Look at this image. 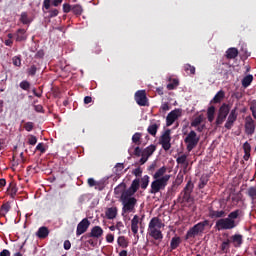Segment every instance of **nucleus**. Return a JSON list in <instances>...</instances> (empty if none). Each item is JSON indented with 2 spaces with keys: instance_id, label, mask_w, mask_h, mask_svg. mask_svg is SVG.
<instances>
[{
  "instance_id": "obj_17",
  "label": "nucleus",
  "mask_w": 256,
  "mask_h": 256,
  "mask_svg": "<svg viewBox=\"0 0 256 256\" xmlns=\"http://www.w3.org/2000/svg\"><path fill=\"white\" fill-rule=\"evenodd\" d=\"M143 221V218L139 221V217L137 215H134V217L131 220V231L133 235H137L139 233V224L141 225Z\"/></svg>"
},
{
  "instance_id": "obj_21",
  "label": "nucleus",
  "mask_w": 256,
  "mask_h": 256,
  "mask_svg": "<svg viewBox=\"0 0 256 256\" xmlns=\"http://www.w3.org/2000/svg\"><path fill=\"white\" fill-rule=\"evenodd\" d=\"M36 236L38 239H47L49 237V228L46 226H42L36 232Z\"/></svg>"
},
{
  "instance_id": "obj_6",
  "label": "nucleus",
  "mask_w": 256,
  "mask_h": 256,
  "mask_svg": "<svg viewBox=\"0 0 256 256\" xmlns=\"http://www.w3.org/2000/svg\"><path fill=\"white\" fill-rule=\"evenodd\" d=\"M205 227H209V220H204L202 222H199L196 225H194L192 228H190L186 234L187 239L197 237L199 233H203V231H205Z\"/></svg>"
},
{
  "instance_id": "obj_38",
  "label": "nucleus",
  "mask_w": 256,
  "mask_h": 256,
  "mask_svg": "<svg viewBox=\"0 0 256 256\" xmlns=\"http://www.w3.org/2000/svg\"><path fill=\"white\" fill-rule=\"evenodd\" d=\"M140 187H141V189H146L147 187H149V176L148 175H145L141 178Z\"/></svg>"
},
{
  "instance_id": "obj_32",
  "label": "nucleus",
  "mask_w": 256,
  "mask_h": 256,
  "mask_svg": "<svg viewBox=\"0 0 256 256\" xmlns=\"http://www.w3.org/2000/svg\"><path fill=\"white\" fill-rule=\"evenodd\" d=\"M231 247V240L227 239L226 241H223L220 245V249L223 253H229V249Z\"/></svg>"
},
{
  "instance_id": "obj_64",
  "label": "nucleus",
  "mask_w": 256,
  "mask_h": 256,
  "mask_svg": "<svg viewBox=\"0 0 256 256\" xmlns=\"http://www.w3.org/2000/svg\"><path fill=\"white\" fill-rule=\"evenodd\" d=\"M0 256H11V252L7 249H4L0 252Z\"/></svg>"
},
{
  "instance_id": "obj_2",
  "label": "nucleus",
  "mask_w": 256,
  "mask_h": 256,
  "mask_svg": "<svg viewBox=\"0 0 256 256\" xmlns=\"http://www.w3.org/2000/svg\"><path fill=\"white\" fill-rule=\"evenodd\" d=\"M165 173H167V166H162L153 174L154 181L151 183L150 189L152 195H157L159 191H163L167 187L171 175Z\"/></svg>"
},
{
  "instance_id": "obj_30",
  "label": "nucleus",
  "mask_w": 256,
  "mask_h": 256,
  "mask_svg": "<svg viewBox=\"0 0 256 256\" xmlns=\"http://www.w3.org/2000/svg\"><path fill=\"white\" fill-rule=\"evenodd\" d=\"M207 119H208L209 123H213V121H215V106L208 107Z\"/></svg>"
},
{
  "instance_id": "obj_7",
  "label": "nucleus",
  "mask_w": 256,
  "mask_h": 256,
  "mask_svg": "<svg viewBox=\"0 0 256 256\" xmlns=\"http://www.w3.org/2000/svg\"><path fill=\"white\" fill-rule=\"evenodd\" d=\"M229 111H231V109L229 108V105L227 103H223L220 106L217 113L216 122H215L217 127L225 123V119H227V116L229 115Z\"/></svg>"
},
{
  "instance_id": "obj_1",
  "label": "nucleus",
  "mask_w": 256,
  "mask_h": 256,
  "mask_svg": "<svg viewBox=\"0 0 256 256\" xmlns=\"http://www.w3.org/2000/svg\"><path fill=\"white\" fill-rule=\"evenodd\" d=\"M242 213L241 209H236L229 213V210L225 207L219 209L210 206L208 208V217L214 221L216 220L215 229L217 231H232V229L239 227Z\"/></svg>"
},
{
  "instance_id": "obj_47",
  "label": "nucleus",
  "mask_w": 256,
  "mask_h": 256,
  "mask_svg": "<svg viewBox=\"0 0 256 256\" xmlns=\"http://www.w3.org/2000/svg\"><path fill=\"white\" fill-rule=\"evenodd\" d=\"M34 127H35V124L33 122H26L24 124V129L25 131H28V132L33 131Z\"/></svg>"
},
{
  "instance_id": "obj_34",
  "label": "nucleus",
  "mask_w": 256,
  "mask_h": 256,
  "mask_svg": "<svg viewBox=\"0 0 256 256\" xmlns=\"http://www.w3.org/2000/svg\"><path fill=\"white\" fill-rule=\"evenodd\" d=\"M72 13H74L77 17L83 14V6L80 4L72 5Z\"/></svg>"
},
{
  "instance_id": "obj_48",
  "label": "nucleus",
  "mask_w": 256,
  "mask_h": 256,
  "mask_svg": "<svg viewBox=\"0 0 256 256\" xmlns=\"http://www.w3.org/2000/svg\"><path fill=\"white\" fill-rule=\"evenodd\" d=\"M250 111L252 112V116L254 117V119H256V100L251 102Z\"/></svg>"
},
{
  "instance_id": "obj_35",
  "label": "nucleus",
  "mask_w": 256,
  "mask_h": 256,
  "mask_svg": "<svg viewBox=\"0 0 256 256\" xmlns=\"http://www.w3.org/2000/svg\"><path fill=\"white\" fill-rule=\"evenodd\" d=\"M253 83V75L249 74L242 79V87H249Z\"/></svg>"
},
{
  "instance_id": "obj_22",
  "label": "nucleus",
  "mask_w": 256,
  "mask_h": 256,
  "mask_svg": "<svg viewBox=\"0 0 256 256\" xmlns=\"http://www.w3.org/2000/svg\"><path fill=\"white\" fill-rule=\"evenodd\" d=\"M117 212H118L117 207L107 208L105 211L106 218L109 220L115 219L117 217Z\"/></svg>"
},
{
  "instance_id": "obj_56",
  "label": "nucleus",
  "mask_w": 256,
  "mask_h": 256,
  "mask_svg": "<svg viewBox=\"0 0 256 256\" xmlns=\"http://www.w3.org/2000/svg\"><path fill=\"white\" fill-rule=\"evenodd\" d=\"M43 57H45V51L43 50H38L35 54V58L36 59H43Z\"/></svg>"
},
{
  "instance_id": "obj_62",
  "label": "nucleus",
  "mask_w": 256,
  "mask_h": 256,
  "mask_svg": "<svg viewBox=\"0 0 256 256\" xmlns=\"http://www.w3.org/2000/svg\"><path fill=\"white\" fill-rule=\"evenodd\" d=\"M34 110L36 111V113H43V105L41 104L35 105Z\"/></svg>"
},
{
  "instance_id": "obj_13",
  "label": "nucleus",
  "mask_w": 256,
  "mask_h": 256,
  "mask_svg": "<svg viewBox=\"0 0 256 256\" xmlns=\"http://www.w3.org/2000/svg\"><path fill=\"white\" fill-rule=\"evenodd\" d=\"M90 225H91V222L89 221V219L87 218L82 219L77 225L76 236L79 237L83 235V233H87V229H89Z\"/></svg>"
},
{
  "instance_id": "obj_23",
  "label": "nucleus",
  "mask_w": 256,
  "mask_h": 256,
  "mask_svg": "<svg viewBox=\"0 0 256 256\" xmlns=\"http://www.w3.org/2000/svg\"><path fill=\"white\" fill-rule=\"evenodd\" d=\"M225 99V91L223 90H219L216 95L213 97V99L210 101V103H221V101H223Z\"/></svg>"
},
{
  "instance_id": "obj_14",
  "label": "nucleus",
  "mask_w": 256,
  "mask_h": 256,
  "mask_svg": "<svg viewBox=\"0 0 256 256\" xmlns=\"http://www.w3.org/2000/svg\"><path fill=\"white\" fill-rule=\"evenodd\" d=\"M181 117V110L180 109H174L170 113H168L166 117V125L167 127H171Z\"/></svg>"
},
{
  "instance_id": "obj_60",
  "label": "nucleus",
  "mask_w": 256,
  "mask_h": 256,
  "mask_svg": "<svg viewBox=\"0 0 256 256\" xmlns=\"http://www.w3.org/2000/svg\"><path fill=\"white\" fill-rule=\"evenodd\" d=\"M155 167H157V163H152L149 167H148V171L150 173V175H152L153 177V172L155 171Z\"/></svg>"
},
{
  "instance_id": "obj_44",
  "label": "nucleus",
  "mask_w": 256,
  "mask_h": 256,
  "mask_svg": "<svg viewBox=\"0 0 256 256\" xmlns=\"http://www.w3.org/2000/svg\"><path fill=\"white\" fill-rule=\"evenodd\" d=\"M27 73L28 75H30V77H35V75L37 74V66L35 64L31 65L27 69Z\"/></svg>"
},
{
  "instance_id": "obj_3",
  "label": "nucleus",
  "mask_w": 256,
  "mask_h": 256,
  "mask_svg": "<svg viewBox=\"0 0 256 256\" xmlns=\"http://www.w3.org/2000/svg\"><path fill=\"white\" fill-rule=\"evenodd\" d=\"M162 227H165V224H163L161 219H159V217H153L148 224V234L150 237L154 238L155 241H163Z\"/></svg>"
},
{
  "instance_id": "obj_42",
  "label": "nucleus",
  "mask_w": 256,
  "mask_h": 256,
  "mask_svg": "<svg viewBox=\"0 0 256 256\" xmlns=\"http://www.w3.org/2000/svg\"><path fill=\"white\" fill-rule=\"evenodd\" d=\"M176 163H178V165H189V163H187V155L183 154L179 156L176 159Z\"/></svg>"
},
{
  "instance_id": "obj_33",
  "label": "nucleus",
  "mask_w": 256,
  "mask_h": 256,
  "mask_svg": "<svg viewBox=\"0 0 256 256\" xmlns=\"http://www.w3.org/2000/svg\"><path fill=\"white\" fill-rule=\"evenodd\" d=\"M8 211H11V204H9V202H6L0 207V215L2 217H5Z\"/></svg>"
},
{
  "instance_id": "obj_12",
  "label": "nucleus",
  "mask_w": 256,
  "mask_h": 256,
  "mask_svg": "<svg viewBox=\"0 0 256 256\" xmlns=\"http://www.w3.org/2000/svg\"><path fill=\"white\" fill-rule=\"evenodd\" d=\"M238 115L239 114L237 113V107H235L230 111V113L228 114L227 121L224 125L225 129H228V130L233 129V125H235V121H237Z\"/></svg>"
},
{
  "instance_id": "obj_37",
  "label": "nucleus",
  "mask_w": 256,
  "mask_h": 256,
  "mask_svg": "<svg viewBox=\"0 0 256 256\" xmlns=\"http://www.w3.org/2000/svg\"><path fill=\"white\" fill-rule=\"evenodd\" d=\"M20 21L23 23V25H29L31 23V20H29V15L27 12H22L20 15Z\"/></svg>"
},
{
  "instance_id": "obj_10",
  "label": "nucleus",
  "mask_w": 256,
  "mask_h": 256,
  "mask_svg": "<svg viewBox=\"0 0 256 256\" xmlns=\"http://www.w3.org/2000/svg\"><path fill=\"white\" fill-rule=\"evenodd\" d=\"M91 237L93 239H101V237H103V228H101V226H94L89 233L81 237V241H83V239H89Z\"/></svg>"
},
{
  "instance_id": "obj_26",
  "label": "nucleus",
  "mask_w": 256,
  "mask_h": 256,
  "mask_svg": "<svg viewBox=\"0 0 256 256\" xmlns=\"http://www.w3.org/2000/svg\"><path fill=\"white\" fill-rule=\"evenodd\" d=\"M244 149V161H249V157H251V144L249 142H245L243 144Z\"/></svg>"
},
{
  "instance_id": "obj_16",
  "label": "nucleus",
  "mask_w": 256,
  "mask_h": 256,
  "mask_svg": "<svg viewBox=\"0 0 256 256\" xmlns=\"http://www.w3.org/2000/svg\"><path fill=\"white\" fill-rule=\"evenodd\" d=\"M63 3V0H44L43 1V9H46V11H49L52 7H60V5Z\"/></svg>"
},
{
  "instance_id": "obj_25",
  "label": "nucleus",
  "mask_w": 256,
  "mask_h": 256,
  "mask_svg": "<svg viewBox=\"0 0 256 256\" xmlns=\"http://www.w3.org/2000/svg\"><path fill=\"white\" fill-rule=\"evenodd\" d=\"M179 245H181V237H179V236L173 237L170 242L169 251L170 252L175 251V249H177V247H179Z\"/></svg>"
},
{
  "instance_id": "obj_27",
  "label": "nucleus",
  "mask_w": 256,
  "mask_h": 256,
  "mask_svg": "<svg viewBox=\"0 0 256 256\" xmlns=\"http://www.w3.org/2000/svg\"><path fill=\"white\" fill-rule=\"evenodd\" d=\"M10 197L12 199H15V196L17 195V185L14 183V182H10L9 186H8V189H7Z\"/></svg>"
},
{
  "instance_id": "obj_4",
  "label": "nucleus",
  "mask_w": 256,
  "mask_h": 256,
  "mask_svg": "<svg viewBox=\"0 0 256 256\" xmlns=\"http://www.w3.org/2000/svg\"><path fill=\"white\" fill-rule=\"evenodd\" d=\"M122 201V213H135V206L137 205V198L129 195L123 194L121 195Z\"/></svg>"
},
{
  "instance_id": "obj_9",
  "label": "nucleus",
  "mask_w": 256,
  "mask_h": 256,
  "mask_svg": "<svg viewBox=\"0 0 256 256\" xmlns=\"http://www.w3.org/2000/svg\"><path fill=\"white\" fill-rule=\"evenodd\" d=\"M134 99L140 107H147L149 105V99H147V93L145 90H138L135 93Z\"/></svg>"
},
{
  "instance_id": "obj_20",
  "label": "nucleus",
  "mask_w": 256,
  "mask_h": 256,
  "mask_svg": "<svg viewBox=\"0 0 256 256\" xmlns=\"http://www.w3.org/2000/svg\"><path fill=\"white\" fill-rule=\"evenodd\" d=\"M16 41L21 43V41H27V30L19 28L15 33Z\"/></svg>"
},
{
  "instance_id": "obj_61",
  "label": "nucleus",
  "mask_w": 256,
  "mask_h": 256,
  "mask_svg": "<svg viewBox=\"0 0 256 256\" xmlns=\"http://www.w3.org/2000/svg\"><path fill=\"white\" fill-rule=\"evenodd\" d=\"M89 187H95L97 185V181H95V179L93 178H89L87 181Z\"/></svg>"
},
{
  "instance_id": "obj_8",
  "label": "nucleus",
  "mask_w": 256,
  "mask_h": 256,
  "mask_svg": "<svg viewBox=\"0 0 256 256\" xmlns=\"http://www.w3.org/2000/svg\"><path fill=\"white\" fill-rule=\"evenodd\" d=\"M192 193H193V184L191 183V181H189L180 194L182 195V198L181 197L178 198L180 203H191Z\"/></svg>"
},
{
  "instance_id": "obj_50",
  "label": "nucleus",
  "mask_w": 256,
  "mask_h": 256,
  "mask_svg": "<svg viewBox=\"0 0 256 256\" xmlns=\"http://www.w3.org/2000/svg\"><path fill=\"white\" fill-rule=\"evenodd\" d=\"M12 63L13 65H15V67H21V57L19 56L13 57Z\"/></svg>"
},
{
  "instance_id": "obj_36",
  "label": "nucleus",
  "mask_w": 256,
  "mask_h": 256,
  "mask_svg": "<svg viewBox=\"0 0 256 256\" xmlns=\"http://www.w3.org/2000/svg\"><path fill=\"white\" fill-rule=\"evenodd\" d=\"M19 87L23 91H30L31 90V82H29L27 80H23L22 82H20Z\"/></svg>"
},
{
  "instance_id": "obj_18",
  "label": "nucleus",
  "mask_w": 256,
  "mask_h": 256,
  "mask_svg": "<svg viewBox=\"0 0 256 256\" xmlns=\"http://www.w3.org/2000/svg\"><path fill=\"white\" fill-rule=\"evenodd\" d=\"M230 243L233 244V247L239 249L241 245H243V235L241 234H234L230 237Z\"/></svg>"
},
{
  "instance_id": "obj_41",
  "label": "nucleus",
  "mask_w": 256,
  "mask_h": 256,
  "mask_svg": "<svg viewBox=\"0 0 256 256\" xmlns=\"http://www.w3.org/2000/svg\"><path fill=\"white\" fill-rule=\"evenodd\" d=\"M200 123H203V115H199L198 117L194 118L191 122V127H199Z\"/></svg>"
},
{
  "instance_id": "obj_11",
  "label": "nucleus",
  "mask_w": 256,
  "mask_h": 256,
  "mask_svg": "<svg viewBox=\"0 0 256 256\" xmlns=\"http://www.w3.org/2000/svg\"><path fill=\"white\" fill-rule=\"evenodd\" d=\"M160 144L162 145V149L164 151H169L171 149V130H166L162 136L160 137Z\"/></svg>"
},
{
  "instance_id": "obj_5",
  "label": "nucleus",
  "mask_w": 256,
  "mask_h": 256,
  "mask_svg": "<svg viewBox=\"0 0 256 256\" xmlns=\"http://www.w3.org/2000/svg\"><path fill=\"white\" fill-rule=\"evenodd\" d=\"M199 136H197V132L191 130L184 139V143L186 144V149L188 153H191V150L195 149L197 145H199Z\"/></svg>"
},
{
  "instance_id": "obj_58",
  "label": "nucleus",
  "mask_w": 256,
  "mask_h": 256,
  "mask_svg": "<svg viewBox=\"0 0 256 256\" xmlns=\"http://www.w3.org/2000/svg\"><path fill=\"white\" fill-rule=\"evenodd\" d=\"M36 151H40V153H45V145L43 143H39L36 146Z\"/></svg>"
},
{
  "instance_id": "obj_15",
  "label": "nucleus",
  "mask_w": 256,
  "mask_h": 256,
  "mask_svg": "<svg viewBox=\"0 0 256 256\" xmlns=\"http://www.w3.org/2000/svg\"><path fill=\"white\" fill-rule=\"evenodd\" d=\"M139 187H141V180H139V178H136L132 181V184L129 187V189L124 191L122 194L133 196L135 195L136 191H139Z\"/></svg>"
},
{
  "instance_id": "obj_19",
  "label": "nucleus",
  "mask_w": 256,
  "mask_h": 256,
  "mask_svg": "<svg viewBox=\"0 0 256 256\" xmlns=\"http://www.w3.org/2000/svg\"><path fill=\"white\" fill-rule=\"evenodd\" d=\"M245 130L247 135H253V133H255V121L253 120V118H246Z\"/></svg>"
},
{
  "instance_id": "obj_43",
  "label": "nucleus",
  "mask_w": 256,
  "mask_h": 256,
  "mask_svg": "<svg viewBox=\"0 0 256 256\" xmlns=\"http://www.w3.org/2000/svg\"><path fill=\"white\" fill-rule=\"evenodd\" d=\"M132 143H135V145H141V133L136 132L132 136Z\"/></svg>"
},
{
  "instance_id": "obj_53",
  "label": "nucleus",
  "mask_w": 256,
  "mask_h": 256,
  "mask_svg": "<svg viewBox=\"0 0 256 256\" xmlns=\"http://www.w3.org/2000/svg\"><path fill=\"white\" fill-rule=\"evenodd\" d=\"M132 173L133 175H135V177H141V175H143V170L141 169V167H138L134 169Z\"/></svg>"
},
{
  "instance_id": "obj_52",
  "label": "nucleus",
  "mask_w": 256,
  "mask_h": 256,
  "mask_svg": "<svg viewBox=\"0 0 256 256\" xmlns=\"http://www.w3.org/2000/svg\"><path fill=\"white\" fill-rule=\"evenodd\" d=\"M208 181L209 180L206 178H200V182L198 185L199 189H203L205 187V185H207Z\"/></svg>"
},
{
  "instance_id": "obj_49",
  "label": "nucleus",
  "mask_w": 256,
  "mask_h": 256,
  "mask_svg": "<svg viewBox=\"0 0 256 256\" xmlns=\"http://www.w3.org/2000/svg\"><path fill=\"white\" fill-rule=\"evenodd\" d=\"M28 144L29 145H37V136L29 135L28 136Z\"/></svg>"
},
{
  "instance_id": "obj_59",
  "label": "nucleus",
  "mask_w": 256,
  "mask_h": 256,
  "mask_svg": "<svg viewBox=\"0 0 256 256\" xmlns=\"http://www.w3.org/2000/svg\"><path fill=\"white\" fill-rule=\"evenodd\" d=\"M106 241L107 243H113L115 241V236L113 234H107Z\"/></svg>"
},
{
  "instance_id": "obj_29",
  "label": "nucleus",
  "mask_w": 256,
  "mask_h": 256,
  "mask_svg": "<svg viewBox=\"0 0 256 256\" xmlns=\"http://www.w3.org/2000/svg\"><path fill=\"white\" fill-rule=\"evenodd\" d=\"M239 55V50L237 48H229L226 51L227 59H235Z\"/></svg>"
},
{
  "instance_id": "obj_39",
  "label": "nucleus",
  "mask_w": 256,
  "mask_h": 256,
  "mask_svg": "<svg viewBox=\"0 0 256 256\" xmlns=\"http://www.w3.org/2000/svg\"><path fill=\"white\" fill-rule=\"evenodd\" d=\"M184 71L188 75H195V66H192L191 64H185L184 65Z\"/></svg>"
},
{
  "instance_id": "obj_46",
  "label": "nucleus",
  "mask_w": 256,
  "mask_h": 256,
  "mask_svg": "<svg viewBox=\"0 0 256 256\" xmlns=\"http://www.w3.org/2000/svg\"><path fill=\"white\" fill-rule=\"evenodd\" d=\"M62 9L63 13H71V11H73V5L69 3H64Z\"/></svg>"
},
{
  "instance_id": "obj_45",
  "label": "nucleus",
  "mask_w": 256,
  "mask_h": 256,
  "mask_svg": "<svg viewBox=\"0 0 256 256\" xmlns=\"http://www.w3.org/2000/svg\"><path fill=\"white\" fill-rule=\"evenodd\" d=\"M248 196H250L252 201H255V199H256V187L248 188Z\"/></svg>"
},
{
  "instance_id": "obj_55",
  "label": "nucleus",
  "mask_w": 256,
  "mask_h": 256,
  "mask_svg": "<svg viewBox=\"0 0 256 256\" xmlns=\"http://www.w3.org/2000/svg\"><path fill=\"white\" fill-rule=\"evenodd\" d=\"M160 109L161 111H163V113H165L166 111H169V109H171V106H169V103L165 102L161 105Z\"/></svg>"
},
{
  "instance_id": "obj_31",
  "label": "nucleus",
  "mask_w": 256,
  "mask_h": 256,
  "mask_svg": "<svg viewBox=\"0 0 256 256\" xmlns=\"http://www.w3.org/2000/svg\"><path fill=\"white\" fill-rule=\"evenodd\" d=\"M117 243L122 249H127L129 247V242L125 236H119L117 239Z\"/></svg>"
},
{
  "instance_id": "obj_24",
  "label": "nucleus",
  "mask_w": 256,
  "mask_h": 256,
  "mask_svg": "<svg viewBox=\"0 0 256 256\" xmlns=\"http://www.w3.org/2000/svg\"><path fill=\"white\" fill-rule=\"evenodd\" d=\"M155 151H157V146L151 144L150 146H148L144 150H142V154L145 157H148V159H149L151 157V155H153V153H155Z\"/></svg>"
},
{
  "instance_id": "obj_63",
  "label": "nucleus",
  "mask_w": 256,
  "mask_h": 256,
  "mask_svg": "<svg viewBox=\"0 0 256 256\" xmlns=\"http://www.w3.org/2000/svg\"><path fill=\"white\" fill-rule=\"evenodd\" d=\"M64 249L65 251H69V249H71V241L69 240L64 241Z\"/></svg>"
},
{
  "instance_id": "obj_28",
  "label": "nucleus",
  "mask_w": 256,
  "mask_h": 256,
  "mask_svg": "<svg viewBox=\"0 0 256 256\" xmlns=\"http://www.w3.org/2000/svg\"><path fill=\"white\" fill-rule=\"evenodd\" d=\"M147 131L149 135H152V137H155L157 135V131H159V124L157 123L150 124L147 128Z\"/></svg>"
},
{
  "instance_id": "obj_54",
  "label": "nucleus",
  "mask_w": 256,
  "mask_h": 256,
  "mask_svg": "<svg viewBox=\"0 0 256 256\" xmlns=\"http://www.w3.org/2000/svg\"><path fill=\"white\" fill-rule=\"evenodd\" d=\"M133 155H135V157H141V155H143V150L138 146L134 149Z\"/></svg>"
},
{
  "instance_id": "obj_57",
  "label": "nucleus",
  "mask_w": 256,
  "mask_h": 256,
  "mask_svg": "<svg viewBox=\"0 0 256 256\" xmlns=\"http://www.w3.org/2000/svg\"><path fill=\"white\" fill-rule=\"evenodd\" d=\"M140 157H141L139 160L140 165H145V163L149 161V157L145 156V154H142Z\"/></svg>"
},
{
  "instance_id": "obj_40",
  "label": "nucleus",
  "mask_w": 256,
  "mask_h": 256,
  "mask_svg": "<svg viewBox=\"0 0 256 256\" xmlns=\"http://www.w3.org/2000/svg\"><path fill=\"white\" fill-rule=\"evenodd\" d=\"M179 87V80L173 79L172 82L167 84L168 91H173V89H177Z\"/></svg>"
},
{
  "instance_id": "obj_51",
  "label": "nucleus",
  "mask_w": 256,
  "mask_h": 256,
  "mask_svg": "<svg viewBox=\"0 0 256 256\" xmlns=\"http://www.w3.org/2000/svg\"><path fill=\"white\" fill-rule=\"evenodd\" d=\"M59 15V10L57 8H52L49 10V17H57Z\"/></svg>"
}]
</instances>
